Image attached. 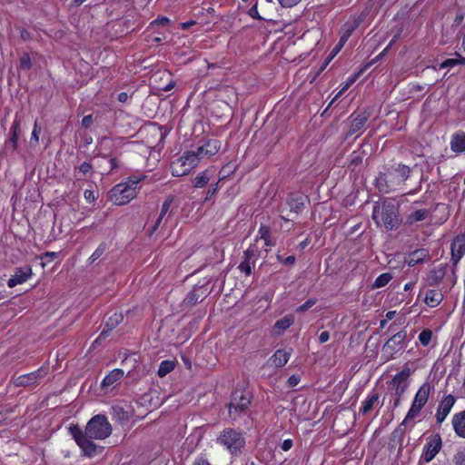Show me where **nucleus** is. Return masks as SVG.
Segmentation results:
<instances>
[{
  "mask_svg": "<svg viewBox=\"0 0 465 465\" xmlns=\"http://www.w3.org/2000/svg\"><path fill=\"white\" fill-rule=\"evenodd\" d=\"M175 367L173 361H163L158 369L159 377H164L170 373Z\"/></svg>",
  "mask_w": 465,
  "mask_h": 465,
  "instance_id": "c9c22d12",
  "label": "nucleus"
},
{
  "mask_svg": "<svg viewBox=\"0 0 465 465\" xmlns=\"http://www.w3.org/2000/svg\"><path fill=\"white\" fill-rule=\"evenodd\" d=\"M47 371L45 368H39L38 370L18 376L15 379L14 384L17 387H26L37 384L39 379L45 377Z\"/></svg>",
  "mask_w": 465,
  "mask_h": 465,
  "instance_id": "2eb2a0df",
  "label": "nucleus"
},
{
  "mask_svg": "<svg viewBox=\"0 0 465 465\" xmlns=\"http://www.w3.org/2000/svg\"><path fill=\"white\" fill-rule=\"evenodd\" d=\"M453 462L455 465H465V449L458 450L454 455Z\"/></svg>",
  "mask_w": 465,
  "mask_h": 465,
  "instance_id": "49530a36",
  "label": "nucleus"
},
{
  "mask_svg": "<svg viewBox=\"0 0 465 465\" xmlns=\"http://www.w3.org/2000/svg\"><path fill=\"white\" fill-rule=\"evenodd\" d=\"M292 352V349H291V348L277 350L273 353V355L270 358V361H271L272 365H273L276 368L284 366L290 360Z\"/></svg>",
  "mask_w": 465,
  "mask_h": 465,
  "instance_id": "4be33fe9",
  "label": "nucleus"
},
{
  "mask_svg": "<svg viewBox=\"0 0 465 465\" xmlns=\"http://www.w3.org/2000/svg\"><path fill=\"white\" fill-rule=\"evenodd\" d=\"M69 433L84 455L93 457L97 454V445L94 440H104L112 433V426L104 415L94 416L83 431L78 425L69 427Z\"/></svg>",
  "mask_w": 465,
  "mask_h": 465,
  "instance_id": "f257e3e1",
  "label": "nucleus"
},
{
  "mask_svg": "<svg viewBox=\"0 0 465 465\" xmlns=\"http://www.w3.org/2000/svg\"><path fill=\"white\" fill-rule=\"evenodd\" d=\"M93 123H94V118H93L92 114L85 115L82 119V126L84 128L90 127L93 124Z\"/></svg>",
  "mask_w": 465,
  "mask_h": 465,
  "instance_id": "864d4df0",
  "label": "nucleus"
},
{
  "mask_svg": "<svg viewBox=\"0 0 465 465\" xmlns=\"http://www.w3.org/2000/svg\"><path fill=\"white\" fill-rule=\"evenodd\" d=\"M208 291L203 285H195L183 300V304L187 307H193L198 302L203 301L208 295Z\"/></svg>",
  "mask_w": 465,
  "mask_h": 465,
  "instance_id": "a211bd4d",
  "label": "nucleus"
},
{
  "mask_svg": "<svg viewBox=\"0 0 465 465\" xmlns=\"http://www.w3.org/2000/svg\"><path fill=\"white\" fill-rule=\"evenodd\" d=\"M411 373V369L409 367H404L393 377L391 381V387L395 391V395H399V397L403 396L409 386L408 378Z\"/></svg>",
  "mask_w": 465,
  "mask_h": 465,
  "instance_id": "4468645a",
  "label": "nucleus"
},
{
  "mask_svg": "<svg viewBox=\"0 0 465 465\" xmlns=\"http://www.w3.org/2000/svg\"><path fill=\"white\" fill-rule=\"evenodd\" d=\"M379 399L378 393H372L369 395L365 401L362 402V406L361 408V412L362 414L368 413L373 407V405L377 402Z\"/></svg>",
  "mask_w": 465,
  "mask_h": 465,
  "instance_id": "72a5a7b5",
  "label": "nucleus"
},
{
  "mask_svg": "<svg viewBox=\"0 0 465 465\" xmlns=\"http://www.w3.org/2000/svg\"><path fill=\"white\" fill-rule=\"evenodd\" d=\"M295 261H296L295 256L290 255L282 261V263L285 265H293L295 263Z\"/></svg>",
  "mask_w": 465,
  "mask_h": 465,
  "instance_id": "680f3d73",
  "label": "nucleus"
},
{
  "mask_svg": "<svg viewBox=\"0 0 465 465\" xmlns=\"http://www.w3.org/2000/svg\"><path fill=\"white\" fill-rule=\"evenodd\" d=\"M84 196L88 203H94L95 200L94 193L91 190H85Z\"/></svg>",
  "mask_w": 465,
  "mask_h": 465,
  "instance_id": "4d7b16f0",
  "label": "nucleus"
},
{
  "mask_svg": "<svg viewBox=\"0 0 465 465\" xmlns=\"http://www.w3.org/2000/svg\"><path fill=\"white\" fill-rule=\"evenodd\" d=\"M452 426L455 433L465 439V411L453 415Z\"/></svg>",
  "mask_w": 465,
  "mask_h": 465,
  "instance_id": "a878e982",
  "label": "nucleus"
},
{
  "mask_svg": "<svg viewBox=\"0 0 465 465\" xmlns=\"http://www.w3.org/2000/svg\"><path fill=\"white\" fill-rule=\"evenodd\" d=\"M450 147L455 153L465 152V133L463 131H457L451 135Z\"/></svg>",
  "mask_w": 465,
  "mask_h": 465,
  "instance_id": "5701e85b",
  "label": "nucleus"
},
{
  "mask_svg": "<svg viewBox=\"0 0 465 465\" xmlns=\"http://www.w3.org/2000/svg\"><path fill=\"white\" fill-rule=\"evenodd\" d=\"M372 218L377 225L382 224L387 230H395L401 223L399 208L392 201L376 203L373 206Z\"/></svg>",
  "mask_w": 465,
  "mask_h": 465,
  "instance_id": "f03ea898",
  "label": "nucleus"
},
{
  "mask_svg": "<svg viewBox=\"0 0 465 465\" xmlns=\"http://www.w3.org/2000/svg\"><path fill=\"white\" fill-rule=\"evenodd\" d=\"M198 164V158L193 151L184 152L182 156L172 163V174L175 177L186 175Z\"/></svg>",
  "mask_w": 465,
  "mask_h": 465,
  "instance_id": "39448f33",
  "label": "nucleus"
},
{
  "mask_svg": "<svg viewBox=\"0 0 465 465\" xmlns=\"http://www.w3.org/2000/svg\"><path fill=\"white\" fill-rule=\"evenodd\" d=\"M404 424L405 423L402 421L391 433V442L393 446H398L400 450L403 448L404 430L402 429V425Z\"/></svg>",
  "mask_w": 465,
  "mask_h": 465,
  "instance_id": "2f4dec72",
  "label": "nucleus"
},
{
  "mask_svg": "<svg viewBox=\"0 0 465 465\" xmlns=\"http://www.w3.org/2000/svg\"><path fill=\"white\" fill-rule=\"evenodd\" d=\"M195 25V21H188V22H184L181 25V27L182 29L183 30H187L189 29L192 25Z\"/></svg>",
  "mask_w": 465,
  "mask_h": 465,
  "instance_id": "338daca9",
  "label": "nucleus"
},
{
  "mask_svg": "<svg viewBox=\"0 0 465 465\" xmlns=\"http://www.w3.org/2000/svg\"><path fill=\"white\" fill-rule=\"evenodd\" d=\"M129 99V95L127 93L125 92H123V93H120L117 96V100L120 102V103H126Z\"/></svg>",
  "mask_w": 465,
  "mask_h": 465,
  "instance_id": "e2e57ef3",
  "label": "nucleus"
},
{
  "mask_svg": "<svg viewBox=\"0 0 465 465\" xmlns=\"http://www.w3.org/2000/svg\"><path fill=\"white\" fill-rule=\"evenodd\" d=\"M221 149V142L217 139H209L203 145L193 151L200 162L203 159L215 155Z\"/></svg>",
  "mask_w": 465,
  "mask_h": 465,
  "instance_id": "ddd939ff",
  "label": "nucleus"
},
{
  "mask_svg": "<svg viewBox=\"0 0 465 465\" xmlns=\"http://www.w3.org/2000/svg\"><path fill=\"white\" fill-rule=\"evenodd\" d=\"M407 338L406 331H401L391 337L382 346L381 357L387 361L395 357V355L402 351L404 341Z\"/></svg>",
  "mask_w": 465,
  "mask_h": 465,
  "instance_id": "0eeeda50",
  "label": "nucleus"
},
{
  "mask_svg": "<svg viewBox=\"0 0 465 465\" xmlns=\"http://www.w3.org/2000/svg\"><path fill=\"white\" fill-rule=\"evenodd\" d=\"M392 279V275L390 272H383L380 274L372 283V289H379L386 286Z\"/></svg>",
  "mask_w": 465,
  "mask_h": 465,
  "instance_id": "f704fd0d",
  "label": "nucleus"
},
{
  "mask_svg": "<svg viewBox=\"0 0 465 465\" xmlns=\"http://www.w3.org/2000/svg\"><path fill=\"white\" fill-rule=\"evenodd\" d=\"M441 449V438L439 434L430 439L424 447L422 458L426 462L431 461Z\"/></svg>",
  "mask_w": 465,
  "mask_h": 465,
  "instance_id": "dca6fc26",
  "label": "nucleus"
},
{
  "mask_svg": "<svg viewBox=\"0 0 465 465\" xmlns=\"http://www.w3.org/2000/svg\"><path fill=\"white\" fill-rule=\"evenodd\" d=\"M216 442L225 448L231 455L238 456L245 446V439L241 431L225 428L217 437Z\"/></svg>",
  "mask_w": 465,
  "mask_h": 465,
  "instance_id": "7ed1b4c3",
  "label": "nucleus"
},
{
  "mask_svg": "<svg viewBox=\"0 0 465 465\" xmlns=\"http://www.w3.org/2000/svg\"><path fill=\"white\" fill-rule=\"evenodd\" d=\"M391 172L394 175H396L397 179L401 184L410 177L411 168L408 165L400 163Z\"/></svg>",
  "mask_w": 465,
  "mask_h": 465,
  "instance_id": "7c9ffc66",
  "label": "nucleus"
},
{
  "mask_svg": "<svg viewBox=\"0 0 465 465\" xmlns=\"http://www.w3.org/2000/svg\"><path fill=\"white\" fill-rule=\"evenodd\" d=\"M143 179L141 175H133L128 178L124 184H128L130 187L137 188V184Z\"/></svg>",
  "mask_w": 465,
  "mask_h": 465,
  "instance_id": "de8ad7c7",
  "label": "nucleus"
},
{
  "mask_svg": "<svg viewBox=\"0 0 465 465\" xmlns=\"http://www.w3.org/2000/svg\"><path fill=\"white\" fill-rule=\"evenodd\" d=\"M258 233H259L260 239H262L264 241L265 245H267V246L272 245V243L270 241L271 232H270V229L268 226L261 225Z\"/></svg>",
  "mask_w": 465,
  "mask_h": 465,
  "instance_id": "a19ab883",
  "label": "nucleus"
},
{
  "mask_svg": "<svg viewBox=\"0 0 465 465\" xmlns=\"http://www.w3.org/2000/svg\"><path fill=\"white\" fill-rule=\"evenodd\" d=\"M430 211L428 209H416L411 211L406 217V223L409 225L416 224L419 222H423L428 219Z\"/></svg>",
  "mask_w": 465,
  "mask_h": 465,
  "instance_id": "393cba45",
  "label": "nucleus"
},
{
  "mask_svg": "<svg viewBox=\"0 0 465 465\" xmlns=\"http://www.w3.org/2000/svg\"><path fill=\"white\" fill-rule=\"evenodd\" d=\"M213 176V172L210 169H206L200 173L193 179V185L194 188H203L205 187L211 179Z\"/></svg>",
  "mask_w": 465,
  "mask_h": 465,
  "instance_id": "c85d7f7f",
  "label": "nucleus"
},
{
  "mask_svg": "<svg viewBox=\"0 0 465 465\" xmlns=\"http://www.w3.org/2000/svg\"><path fill=\"white\" fill-rule=\"evenodd\" d=\"M193 465H211V464L208 462L207 460L199 458V459L195 460Z\"/></svg>",
  "mask_w": 465,
  "mask_h": 465,
  "instance_id": "69168bd1",
  "label": "nucleus"
},
{
  "mask_svg": "<svg viewBox=\"0 0 465 465\" xmlns=\"http://www.w3.org/2000/svg\"><path fill=\"white\" fill-rule=\"evenodd\" d=\"M445 272L442 268L434 269L430 272L429 282L430 284H437L439 283L444 277Z\"/></svg>",
  "mask_w": 465,
  "mask_h": 465,
  "instance_id": "4c0bfd02",
  "label": "nucleus"
},
{
  "mask_svg": "<svg viewBox=\"0 0 465 465\" xmlns=\"http://www.w3.org/2000/svg\"><path fill=\"white\" fill-rule=\"evenodd\" d=\"M366 17V14L363 12L358 17H354L351 21H348L344 25V31L340 37V40L336 46L332 50V56L336 55L340 50L346 44L348 39L351 37L352 33L359 27Z\"/></svg>",
  "mask_w": 465,
  "mask_h": 465,
  "instance_id": "1a4fd4ad",
  "label": "nucleus"
},
{
  "mask_svg": "<svg viewBox=\"0 0 465 465\" xmlns=\"http://www.w3.org/2000/svg\"><path fill=\"white\" fill-rule=\"evenodd\" d=\"M124 320V315L121 312H114L112 316L108 318L105 322L104 329L100 333L98 340L105 339L108 335V332L116 328Z\"/></svg>",
  "mask_w": 465,
  "mask_h": 465,
  "instance_id": "b1692460",
  "label": "nucleus"
},
{
  "mask_svg": "<svg viewBox=\"0 0 465 465\" xmlns=\"http://www.w3.org/2000/svg\"><path fill=\"white\" fill-rule=\"evenodd\" d=\"M456 399L453 395L449 394L445 396L438 406V410L435 415L438 423H442L449 413L450 412Z\"/></svg>",
  "mask_w": 465,
  "mask_h": 465,
  "instance_id": "f3484780",
  "label": "nucleus"
},
{
  "mask_svg": "<svg viewBox=\"0 0 465 465\" xmlns=\"http://www.w3.org/2000/svg\"><path fill=\"white\" fill-rule=\"evenodd\" d=\"M370 118V114L362 112L356 116L351 114L349 118V129L346 133V137H351L354 134L359 135L361 134L366 123Z\"/></svg>",
  "mask_w": 465,
  "mask_h": 465,
  "instance_id": "9b49d317",
  "label": "nucleus"
},
{
  "mask_svg": "<svg viewBox=\"0 0 465 465\" xmlns=\"http://www.w3.org/2000/svg\"><path fill=\"white\" fill-rule=\"evenodd\" d=\"M465 64V57H463L460 54L456 53L454 58L445 59L442 63H440V68H451L458 64Z\"/></svg>",
  "mask_w": 465,
  "mask_h": 465,
  "instance_id": "473e14b6",
  "label": "nucleus"
},
{
  "mask_svg": "<svg viewBox=\"0 0 465 465\" xmlns=\"http://www.w3.org/2000/svg\"><path fill=\"white\" fill-rule=\"evenodd\" d=\"M19 121L17 120H15L13 122V124L11 126V138H10V143L12 144V147L14 150H16L17 149V141H18V137H17V131L19 129Z\"/></svg>",
  "mask_w": 465,
  "mask_h": 465,
  "instance_id": "58836bf2",
  "label": "nucleus"
},
{
  "mask_svg": "<svg viewBox=\"0 0 465 465\" xmlns=\"http://www.w3.org/2000/svg\"><path fill=\"white\" fill-rule=\"evenodd\" d=\"M136 196L134 187L121 183L116 184L109 193L112 203L115 205H124L131 202Z\"/></svg>",
  "mask_w": 465,
  "mask_h": 465,
  "instance_id": "6e6552de",
  "label": "nucleus"
},
{
  "mask_svg": "<svg viewBox=\"0 0 465 465\" xmlns=\"http://www.w3.org/2000/svg\"><path fill=\"white\" fill-rule=\"evenodd\" d=\"M173 196L167 197V199L163 202V203L162 205V209H161L159 215H161L162 217H165V215L169 212V209H170L171 205L173 204Z\"/></svg>",
  "mask_w": 465,
  "mask_h": 465,
  "instance_id": "c03bdc74",
  "label": "nucleus"
},
{
  "mask_svg": "<svg viewBox=\"0 0 465 465\" xmlns=\"http://www.w3.org/2000/svg\"><path fill=\"white\" fill-rule=\"evenodd\" d=\"M432 338V331L429 329L423 330L419 335V341L422 346H428Z\"/></svg>",
  "mask_w": 465,
  "mask_h": 465,
  "instance_id": "79ce46f5",
  "label": "nucleus"
},
{
  "mask_svg": "<svg viewBox=\"0 0 465 465\" xmlns=\"http://www.w3.org/2000/svg\"><path fill=\"white\" fill-rule=\"evenodd\" d=\"M451 260L457 263L465 254V235L456 236L451 243Z\"/></svg>",
  "mask_w": 465,
  "mask_h": 465,
  "instance_id": "6ab92c4d",
  "label": "nucleus"
},
{
  "mask_svg": "<svg viewBox=\"0 0 465 465\" xmlns=\"http://www.w3.org/2000/svg\"><path fill=\"white\" fill-rule=\"evenodd\" d=\"M306 197L302 195H291L287 200V204L290 207L291 212L299 213L302 211Z\"/></svg>",
  "mask_w": 465,
  "mask_h": 465,
  "instance_id": "c756f323",
  "label": "nucleus"
},
{
  "mask_svg": "<svg viewBox=\"0 0 465 465\" xmlns=\"http://www.w3.org/2000/svg\"><path fill=\"white\" fill-rule=\"evenodd\" d=\"M329 339H330V334H329L328 331H322L319 335V341H320V343H324V342L328 341Z\"/></svg>",
  "mask_w": 465,
  "mask_h": 465,
  "instance_id": "052dcab7",
  "label": "nucleus"
},
{
  "mask_svg": "<svg viewBox=\"0 0 465 465\" xmlns=\"http://www.w3.org/2000/svg\"><path fill=\"white\" fill-rule=\"evenodd\" d=\"M260 256V252L256 245H250L249 248L243 252L242 261L238 266V269L245 275L252 273V267H254L256 261Z\"/></svg>",
  "mask_w": 465,
  "mask_h": 465,
  "instance_id": "9d476101",
  "label": "nucleus"
},
{
  "mask_svg": "<svg viewBox=\"0 0 465 465\" xmlns=\"http://www.w3.org/2000/svg\"><path fill=\"white\" fill-rule=\"evenodd\" d=\"M124 372L121 369H114L102 381L101 388L104 391L112 390L124 377Z\"/></svg>",
  "mask_w": 465,
  "mask_h": 465,
  "instance_id": "aec40b11",
  "label": "nucleus"
},
{
  "mask_svg": "<svg viewBox=\"0 0 465 465\" xmlns=\"http://www.w3.org/2000/svg\"><path fill=\"white\" fill-rule=\"evenodd\" d=\"M302 0H278L281 6L289 8L297 5Z\"/></svg>",
  "mask_w": 465,
  "mask_h": 465,
  "instance_id": "8fccbe9b",
  "label": "nucleus"
},
{
  "mask_svg": "<svg viewBox=\"0 0 465 465\" xmlns=\"http://www.w3.org/2000/svg\"><path fill=\"white\" fill-rule=\"evenodd\" d=\"M252 402V394L247 390L236 389L229 403V416L232 420H237L244 413Z\"/></svg>",
  "mask_w": 465,
  "mask_h": 465,
  "instance_id": "20e7f679",
  "label": "nucleus"
},
{
  "mask_svg": "<svg viewBox=\"0 0 465 465\" xmlns=\"http://www.w3.org/2000/svg\"><path fill=\"white\" fill-rule=\"evenodd\" d=\"M21 38L24 39L25 41L29 40L31 38L29 32H27L26 30L23 29L21 31Z\"/></svg>",
  "mask_w": 465,
  "mask_h": 465,
  "instance_id": "774afa93",
  "label": "nucleus"
},
{
  "mask_svg": "<svg viewBox=\"0 0 465 465\" xmlns=\"http://www.w3.org/2000/svg\"><path fill=\"white\" fill-rule=\"evenodd\" d=\"M443 300V294L440 290H428L425 293L424 302L431 307H437Z\"/></svg>",
  "mask_w": 465,
  "mask_h": 465,
  "instance_id": "cd10ccee",
  "label": "nucleus"
},
{
  "mask_svg": "<svg viewBox=\"0 0 465 465\" xmlns=\"http://www.w3.org/2000/svg\"><path fill=\"white\" fill-rule=\"evenodd\" d=\"M292 447V440L290 439L283 440V442L282 443V446H281V448L283 451H288Z\"/></svg>",
  "mask_w": 465,
  "mask_h": 465,
  "instance_id": "13d9d810",
  "label": "nucleus"
},
{
  "mask_svg": "<svg viewBox=\"0 0 465 465\" xmlns=\"http://www.w3.org/2000/svg\"><path fill=\"white\" fill-rule=\"evenodd\" d=\"M93 170V165L89 163V162H84L80 166H79V171L83 173V174H87L89 173L91 171Z\"/></svg>",
  "mask_w": 465,
  "mask_h": 465,
  "instance_id": "3c124183",
  "label": "nucleus"
},
{
  "mask_svg": "<svg viewBox=\"0 0 465 465\" xmlns=\"http://www.w3.org/2000/svg\"><path fill=\"white\" fill-rule=\"evenodd\" d=\"M399 185H401V183L391 171L388 173H381L376 178V186L382 193H389L394 191Z\"/></svg>",
  "mask_w": 465,
  "mask_h": 465,
  "instance_id": "f8f14e48",
  "label": "nucleus"
},
{
  "mask_svg": "<svg viewBox=\"0 0 465 465\" xmlns=\"http://www.w3.org/2000/svg\"><path fill=\"white\" fill-rule=\"evenodd\" d=\"M299 382H300V377L297 375H292L291 377H289V379L287 381L288 386L291 388L298 385Z\"/></svg>",
  "mask_w": 465,
  "mask_h": 465,
  "instance_id": "6e6d98bb",
  "label": "nucleus"
},
{
  "mask_svg": "<svg viewBox=\"0 0 465 465\" xmlns=\"http://www.w3.org/2000/svg\"><path fill=\"white\" fill-rule=\"evenodd\" d=\"M218 189H219V182L216 183L211 184V186L209 187V189L207 191L205 199L207 200V199L212 198L217 193Z\"/></svg>",
  "mask_w": 465,
  "mask_h": 465,
  "instance_id": "603ef678",
  "label": "nucleus"
},
{
  "mask_svg": "<svg viewBox=\"0 0 465 465\" xmlns=\"http://www.w3.org/2000/svg\"><path fill=\"white\" fill-rule=\"evenodd\" d=\"M464 20V14L463 13H460L456 15L455 19H454V23L459 25H460Z\"/></svg>",
  "mask_w": 465,
  "mask_h": 465,
  "instance_id": "0e129e2a",
  "label": "nucleus"
},
{
  "mask_svg": "<svg viewBox=\"0 0 465 465\" xmlns=\"http://www.w3.org/2000/svg\"><path fill=\"white\" fill-rule=\"evenodd\" d=\"M425 256H426V253H425L424 250L415 251L410 255L408 264L410 266H414L418 263H420L423 262Z\"/></svg>",
  "mask_w": 465,
  "mask_h": 465,
  "instance_id": "e433bc0d",
  "label": "nucleus"
},
{
  "mask_svg": "<svg viewBox=\"0 0 465 465\" xmlns=\"http://www.w3.org/2000/svg\"><path fill=\"white\" fill-rule=\"evenodd\" d=\"M20 67L24 70H29L32 67L31 58L28 54H24L20 58Z\"/></svg>",
  "mask_w": 465,
  "mask_h": 465,
  "instance_id": "a18cd8bd",
  "label": "nucleus"
},
{
  "mask_svg": "<svg viewBox=\"0 0 465 465\" xmlns=\"http://www.w3.org/2000/svg\"><path fill=\"white\" fill-rule=\"evenodd\" d=\"M316 302H317V300L315 298H311V299L307 300L304 303L300 305L296 309V312H305L310 308H312L316 303Z\"/></svg>",
  "mask_w": 465,
  "mask_h": 465,
  "instance_id": "37998d69",
  "label": "nucleus"
},
{
  "mask_svg": "<svg viewBox=\"0 0 465 465\" xmlns=\"http://www.w3.org/2000/svg\"><path fill=\"white\" fill-rule=\"evenodd\" d=\"M430 391L431 385L429 382H424L419 388L418 391L415 394L411 406L403 420V423H405L409 420H413L418 416L421 409L427 403Z\"/></svg>",
  "mask_w": 465,
  "mask_h": 465,
  "instance_id": "423d86ee",
  "label": "nucleus"
},
{
  "mask_svg": "<svg viewBox=\"0 0 465 465\" xmlns=\"http://www.w3.org/2000/svg\"><path fill=\"white\" fill-rule=\"evenodd\" d=\"M293 322L294 316L292 314L286 315L283 318L278 320L272 327L274 334L281 335L284 331L290 328Z\"/></svg>",
  "mask_w": 465,
  "mask_h": 465,
  "instance_id": "bb28decb",
  "label": "nucleus"
},
{
  "mask_svg": "<svg viewBox=\"0 0 465 465\" xmlns=\"http://www.w3.org/2000/svg\"><path fill=\"white\" fill-rule=\"evenodd\" d=\"M32 275V269L29 266L24 268H17L15 274L7 281V285L10 288L16 286L17 284L24 283Z\"/></svg>",
  "mask_w": 465,
  "mask_h": 465,
  "instance_id": "412c9836",
  "label": "nucleus"
},
{
  "mask_svg": "<svg viewBox=\"0 0 465 465\" xmlns=\"http://www.w3.org/2000/svg\"><path fill=\"white\" fill-rule=\"evenodd\" d=\"M107 250V244L105 242H101L99 246L95 249V251L89 257L88 261L90 263L94 262L98 260Z\"/></svg>",
  "mask_w": 465,
  "mask_h": 465,
  "instance_id": "ea45409f",
  "label": "nucleus"
},
{
  "mask_svg": "<svg viewBox=\"0 0 465 465\" xmlns=\"http://www.w3.org/2000/svg\"><path fill=\"white\" fill-rule=\"evenodd\" d=\"M153 24H159L162 25H166L170 23V20L166 16L158 17L156 20L153 22Z\"/></svg>",
  "mask_w": 465,
  "mask_h": 465,
  "instance_id": "bf43d9fd",
  "label": "nucleus"
},
{
  "mask_svg": "<svg viewBox=\"0 0 465 465\" xmlns=\"http://www.w3.org/2000/svg\"><path fill=\"white\" fill-rule=\"evenodd\" d=\"M248 14L251 17L254 18V19H258V20H261L262 19L260 15H259V12H258V8H257V5H253L252 6L249 11H248Z\"/></svg>",
  "mask_w": 465,
  "mask_h": 465,
  "instance_id": "5fc2aeb1",
  "label": "nucleus"
},
{
  "mask_svg": "<svg viewBox=\"0 0 465 465\" xmlns=\"http://www.w3.org/2000/svg\"><path fill=\"white\" fill-rule=\"evenodd\" d=\"M39 134H40V128L37 124V122H35L34 129L32 132V137H31V143H34V144H37L39 142Z\"/></svg>",
  "mask_w": 465,
  "mask_h": 465,
  "instance_id": "09e8293b",
  "label": "nucleus"
}]
</instances>
